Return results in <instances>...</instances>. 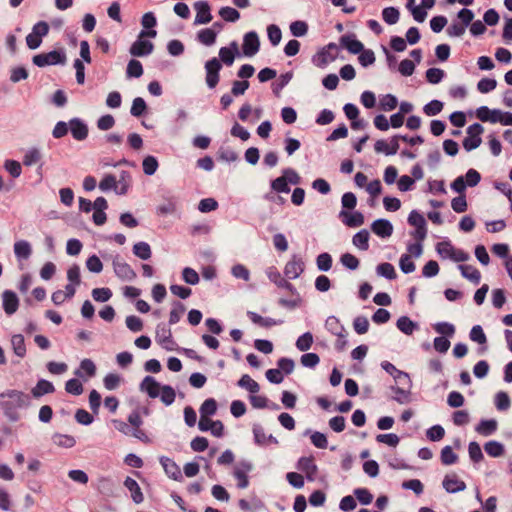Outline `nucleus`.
Masks as SVG:
<instances>
[{
  "label": "nucleus",
  "instance_id": "obj_1",
  "mask_svg": "<svg viewBox=\"0 0 512 512\" xmlns=\"http://www.w3.org/2000/svg\"><path fill=\"white\" fill-rule=\"evenodd\" d=\"M28 401V395L17 390H11L0 395V407L11 421L19 420L18 410L27 406Z\"/></svg>",
  "mask_w": 512,
  "mask_h": 512
},
{
  "label": "nucleus",
  "instance_id": "obj_2",
  "mask_svg": "<svg viewBox=\"0 0 512 512\" xmlns=\"http://www.w3.org/2000/svg\"><path fill=\"white\" fill-rule=\"evenodd\" d=\"M140 388L151 398L160 396L161 401L167 406L175 401L176 393L174 388L169 385H160V383L151 376H146L142 380Z\"/></svg>",
  "mask_w": 512,
  "mask_h": 512
},
{
  "label": "nucleus",
  "instance_id": "obj_3",
  "mask_svg": "<svg viewBox=\"0 0 512 512\" xmlns=\"http://www.w3.org/2000/svg\"><path fill=\"white\" fill-rule=\"evenodd\" d=\"M33 64L38 67H45L48 65H64L67 61L66 53L63 49L53 50L48 53H40L33 57Z\"/></svg>",
  "mask_w": 512,
  "mask_h": 512
},
{
  "label": "nucleus",
  "instance_id": "obj_4",
  "mask_svg": "<svg viewBox=\"0 0 512 512\" xmlns=\"http://www.w3.org/2000/svg\"><path fill=\"white\" fill-rule=\"evenodd\" d=\"M338 57V47L335 43H329L318 51L312 58V62L319 68L326 67Z\"/></svg>",
  "mask_w": 512,
  "mask_h": 512
},
{
  "label": "nucleus",
  "instance_id": "obj_5",
  "mask_svg": "<svg viewBox=\"0 0 512 512\" xmlns=\"http://www.w3.org/2000/svg\"><path fill=\"white\" fill-rule=\"evenodd\" d=\"M222 64L216 57L211 58L205 63V82L210 89H215L220 81V71Z\"/></svg>",
  "mask_w": 512,
  "mask_h": 512
},
{
  "label": "nucleus",
  "instance_id": "obj_6",
  "mask_svg": "<svg viewBox=\"0 0 512 512\" xmlns=\"http://www.w3.org/2000/svg\"><path fill=\"white\" fill-rule=\"evenodd\" d=\"M252 470V464L249 461L241 460L234 464L232 474L237 480V487L244 489L249 485V473Z\"/></svg>",
  "mask_w": 512,
  "mask_h": 512
},
{
  "label": "nucleus",
  "instance_id": "obj_7",
  "mask_svg": "<svg viewBox=\"0 0 512 512\" xmlns=\"http://www.w3.org/2000/svg\"><path fill=\"white\" fill-rule=\"evenodd\" d=\"M49 32V25L40 21L36 23L32 29V32L27 35L26 43L30 49L38 48L42 43V38L46 36Z\"/></svg>",
  "mask_w": 512,
  "mask_h": 512
},
{
  "label": "nucleus",
  "instance_id": "obj_8",
  "mask_svg": "<svg viewBox=\"0 0 512 512\" xmlns=\"http://www.w3.org/2000/svg\"><path fill=\"white\" fill-rule=\"evenodd\" d=\"M156 341L167 351H173L176 343L173 340L171 329L165 324H158L156 328Z\"/></svg>",
  "mask_w": 512,
  "mask_h": 512
},
{
  "label": "nucleus",
  "instance_id": "obj_9",
  "mask_svg": "<svg viewBox=\"0 0 512 512\" xmlns=\"http://www.w3.org/2000/svg\"><path fill=\"white\" fill-rule=\"evenodd\" d=\"M305 269V263L299 255H293L292 258L286 263L284 274L289 279H296Z\"/></svg>",
  "mask_w": 512,
  "mask_h": 512
},
{
  "label": "nucleus",
  "instance_id": "obj_10",
  "mask_svg": "<svg viewBox=\"0 0 512 512\" xmlns=\"http://www.w3.org/2000/svg\"><path fill=\"white\" fill-rule=\"evenodd\" d=\"M297 468L305 473L308 480L313 481L317 475L318 467L315 464L313 456L301 457L298 461Z\"/></svg>",
  "mask_w": 512,
  "mask_h": 512
},
{
  "label": "nucleus",
  "instance_id": "obj_11",
  "mask_svg": "<svg viewBox=\"0 0 512 512\" xmlns=\"http://www.w3.org/2000/svg\"><path fill=\"white\" fill-rule=\"evenodd\" d=\"M374 149L377 153H384L386 155H394L399 150V138L394 135L390 138L389 142L385 140H377Z\"/></svg>",
  "mask_w": 512,
  "mask_h": 512
},
{
  "label": "nucleus",
  "instance_id": "obj_12",
  "mask_svg": "<svg viewBox=\"0 0 512 512\" xmlns=\"http://www.w3.org/2000/svg\"><path fill=\"white\" fill-rule=\"evenodd\" d=\"M113 268L115 274L123 280H132L136 277V273L132 267L119 257L113 260Z\"/></svg>",
  "mask_w": 512,
  "mask_h": 512
},
{
  "label": "nucleus",
  "instance_id": "obj_13",
  "mask_svg": "<svg viewBox=\"0 0 512 512\" xmlns=\"http://www.w3.org/2000/svg\"><path fill=\"white\" fill-rule=\"evenodd\" d=\"M153 49L154 45L152 42L139 38L130 47V53L135 57H142L151 54Z\"/></svg>",
  "mask_w": 512,
  "mask_h": 512
},
{
  "label": "nucleus",
  "instance_id": "obj_14",
  "mask_svg": "<svg viewBox=\"0 0 512 512\" xmlns=\"http://www.w3.org/2000/svg\"><path fill=\"white\" fill-rule=\"evenodd\" d=\"M69 130L73 138L77 141L85 140L88 136V127L80 119L74 118L69 121Z\"/></svg>",
  "mask_w": 512,
  "mask_h": 512
},
{
  "label": "nucleus",
  "instance_id": "obj_15",
  "mask_svg": "<svg viewBox=\"0 0 512 512\" xmlns=\"http://www.w3.org/2000/svg\"><path fill=\"white\" fill-rule=\"evenodd\" d=\"M443 487L449 493L463 491L466 484L462 481L456 473L447 474L443 480Z\"/></svg>",
  "mask_w": 512,
  "mask_h": 512
},
{
  "label": "nucleus",
  "instance_id": "obj_16",
  "mask_svg": "<svg viewBox=\"0 0 512 512\" xmlns=\"http://www.w3.org/2000/svg\"><path fill=\"white\" fill-rule=\"evenodd\" d=\"M3 309L7 315L14 314L19 307V299L15 292L5 290L2 294Z\"/></svg>",
  "mask_w": 512,
  "mask_h": 512
},
{
  "label": "nucleus",
  "instance_id": "obj_17",
  "mask_svg": "<svg viewBox=\"0 0 512 512\" xmlns=\"http://www.w3.org/2000/svg\"><path fill=\"white\" fill-rule=\"evenodd\" d=\"M160 463L166 473V475L176 481L182 480V473L180 467L176 462L168 457H161Z\"/></svg>",
  "mask_w": 512,
  "mask_h": 512
},
{
  "label": "nucleus",
  "instance_id": "obj_18",
  "mask_svg": "<svg viewBox=\"0 0 512 512\" xmlns=\"http://www.w3.org/2000/svg\"><path fill=\"white\" fill-rule=\"evenodd\" d=\"M260 42L258 35L255 32H249L244 36L243 53L246 56H253L259 50Z\"/></svg>",
  "mask_w": 512,
  "mask_h": 512
},
{
  "label": "nucleus",
  "instance_id": "obj_19",
  "mask_svg": "<svg viewBox=\"0 0 512 512\" xmlns=\"http://www.w3.org/2000/svg\"><path fill=\"white\" fill-rule=\"evenodd\" d=\"M381 367L390 374L397 383L399 384H408L410 382L409 376L407 373L398 370L392 363L389 361H383L381 363Z\"/></svg>",
  "mask_w": 512,
  "mask_h": 512
},
{
  "label": "nucleus",
  "instance_id": "obj_20",
  "mask_svg": "<svg viewBox=\"0 0 512 512\" xmlns=\"http://www.w3.org/2000/svg\"><path fill=\"white\" fill-rule=\"evenodd\" d=\"M340 43L353 54H359L364 49L363 44L356 39L354 34H345L341 36Z\"/></svg>",
  "mask_w": 512,
  "mask_h": 512
},
{
  "label": "nucleus",
  "instance_id": "obj_21",
  "mask_svg": "<svg viewBox=\"0 0 512 512\" xmlns=\"http://www.w3.org/2000/svg\"><path fill=\"white\" fill-rule=\"evenodd\" d=\"M341 221L348 227H359L364 223V216L362 213L356 212H348L342 210L339 214Z\"/></svg>",
  "mask_w": 512,
  "mask_h": 512
},
{
  "label": "nucleus",
  "instance_id": "obj_22",
  "mask_svg": "<svg viewBox=\"0 0 512 512\" xmlns=\"http://www.w3.org/2000/svg\"><path fill=\"white\" fill-rule=\"evenodd\" d=\"M196 9V24H206L212 20V15L210 12V6L207 2H196L194 5Z\"/></svg>",
  "mask_w": 512,
  "mask_h": 512
},
{
  "label": "nucleus",
  "instance_id": "obj_23",
  "mask_svg": "<svg viewBox=\"0 0 512 512\" xmlns=\"http://www.w3.org/2000/svg\"><path fill=\"white\" fill-rule=\"evenodd\" d=\"M371 229L377 236L386 238L390 237L393 233L392 224L385 219H379L372 223Z\"/></svg>",
  "mask_w": 512,
  "mask_h": 512
},
{
  "label": "nucleus",
  "instance_id": "obj_24",
  "mask_svg": "<svg viewBox=\"0 0 512 512\" xmlns=\"http://www.w3.org/2000/svg\"><path fill=\"white\" fill-rule=\"evenodd\" d=\"M459 269L463 277H465L466 279H468L469 281L476 285L480 283L481 273L475 266L468 264H460Z\"/></svg>",
  "mask_w": 512,
  "mask_h": 512
},
{
  "label": "nucleus",
  "instance_id": "obj_25",
  "mask_svg": "<svg viewBox=\"0 0 512 512\" xmlns=\"http://www.w3.org/2000/svg\"><path fill=\"white\" fill-rule=\"evenodd\" d=\"M237 44L232 43L230 47H222L219 50V57L221 64H225L226 66H231L235 59V54L237 53Z\"/></svg>",
  "mask_w": 512,
  "mask_h": 512
},
{
  "label": "nucleus",
  "instance_id": "obj_26",
  "mask_svg": "<svg viewBox=\"0 0 512 512\" xmlns=\"http://www.w3.org/2000/svg\"><path fill=\"white\" fill-rule=\"evenodd\" d=\"M124 486L130 491L131 497L135 503L139 504L143 502V493L140 486L134 479L127 477L124 481Z\"/></svg>",
  "mask_w": 512,
  "mask_h": 512
},
{
  "label": "nucleus",
  "instance_id": "obj_27",
  "mask_svg": "<svg viewBox=\"0 0 512 512\" xmlns=\"http://www.w3.org/2000/svg\"><path fill=\"white\" fill-rule=\"evenodd\" d=\"M54 391L55 388L50 381L41 379L37 382L36 386L32 388L31 394L34 398H39L45 394L53 393Z\"/></svg>",
  "mask_w": 512,
  "mask_h": 512
},
{
  "label": "nucleus",
  "instance_id": "obj_28",
  "mask_svg": "<svg viewBox=\"0 0 512 512\" xmlns=\"http://www.w3.org/2000/svg\"><path fill=\"white\" fill-rule=\"evenodd\" d=\"M497 428H498L497 421L494 419H489V420H481L479 422V424L476 426L475 430L478 434H480L482 436H490L493 433H495Z\"/></svg>",
  "mask_w": 512,
  "mask_h": 512
},
{
  "label": "nucleus",
  "instance_id": "obj_29",
  "mask_svg": "<svg viewBox=\"0 0 512 512\" xmlns=\"http://www.w3.org/2000/svg\"><path fill=\"white\" fill-rule=\"evenodd\" d=\"M247 316L248 318L256 325L260 326V327H264V328H270L272 326H276L278 324H280L281 322L280 321H276L272 318H265V317H262L260 315H258L257 313L255 312H252V311H248L247 312Z\"/></svg>",
  "mask_w": 512,
  "mask_h": 512
},
{
  "label": "nucleus",
  "instance_id": "obj_30",
  "mask_svg": "<svg viewBox=\"0 0 512 512\" xmlns=\"http://www.w3.org/2000/svg\"><path fill=\"white\" fill-rule=\"evenodd\" d=\"M217 32L212 28H205L198 32L197 39L200 43L211 46L216 42Z\"/></svg>",
  "mask_w": 512,
  "mask_h": 512
},
{
  "label": "nucleus",
  "instance_id": "obj_31",
  "mask_svg": "<svg viewBox=\"0 0 512 512\" xmlns=\"http://www.w3.org/2000/svg\"><path fill=\"white\" fill-rule=\"evenodd\" d=\"M11 345L14 353L23 358L26 355V345L23 335L15 334L11 337Z\"/></svg>",
  "mask_w": 512,
  "mask_h": 512
},
{
  "label": "nucleus",
  "instance_id": "obj_32",
  "mask_svg": "<svg viewBox=\"0 0 512 512\" xmlns=\"http://www.w3.org/2000/svg\"><path fill=\"white\" fill-rule=\"evenodd\" d=\"M268 277L278 287L284 288L290 292L294 290V286L290 282L285 280L277 270H271L268 274Z\"/></svg>",
  "mask_w": 512,
  "mask_h": 512
},
{
  "label": "nucleus",
  "instance_id": "obj_33",
  "mask_svg": "<svg viewBox=\"0 0 512 512\" xmlns=\"http://www.w3.org/2000/svg\"><path fill=\"white\" fill-rule=\"evenodd\" d=\"M14 252L18 258L27 259L31 255L32 249L27 241L21 240L14 244Z\"/></svg>",
  "mask_w": 512,
  "mask_h": 512
},
{
  "label": "nucleus",
  "instance_id": "obj_34",
  "mask_svg": "<svg viewBox=\"0 0 512 512\" xmlns=\"http://www.w3.org/2000/svg\"><path fill=\"white\" fill-rule=\"evenodd\" d=\"M238 385L241 388L248 390L250 393L255 394L259 391V384L253 380L249 375H243L238 381Z\"/></svg>",
  "mask_w": 512,
  "mask_h": 512
},
{
  "label": "nucleus",
  "instance_id": "obj_35",
  "mask_svg": "<svg viewBox=\"0 0 512 512\" xmlns=\"http://www.w3.org/2000/svg\"><path fill=\"white\" fill-rule=\"evenodd\" d=\"M398 105V100L391 94H386L380 98L379 108L383 111H392Z\"/></svg>",
  "mask_w": 512,
  "mask_h": 512
},
{
  "label": "nucleus",
  "instance_id": "obj_36",
  "mask_svg": "<svg viewBox=\"0 0 512 512\" xmlns=\"http://www.w3.org/2000/svg\"><path fill=\"white\" fill-rule=\"evenodd\" d=\"M369 233L367 230H361L353 236V244L362 249L368 250L369 248Z\"/></svg>",
  "mask_w": 512,
  "mask_h": 512
},
{
  "label": "nucleus",
  "instance_id": "obj_37",
  "mask_svg": "<svg viewBox=\"0 0 512 512\" xmlns=\"http://www.w3.org/2000/svg\"><path fill=\"white\" fill-rule=\"evenodd\" d=\"M399 16L400 12L395 7H387L382 11V18L389 25L396 24L399 20Z\"/></svg>",
  "mask_w": 512,
  "mask_h": 512
},
{
  "label": "nucleus",
  "instance_id": "obj_38",
  "mask_svg": "<svg viewBox=\"0 0 512 512\" xmlns=\"http://www.w3.org/2000/svg\"><path fill=\"white\" fill-rule=\"evenodd\" d=\"M85 373L88 377H92L96 373V366L90 359H84L80 364V369L75 372L79 377Z\"/></svg>",
  "mask_w": 512,
  "mask_h": 512
},
{
  "label": "nucleus",
  "instance_id": "obj_39",
  "mask_svg": "<svg viewBox=\"0 0 512 512\" xmlns=\"http://www.w3.org/2000/svg\"><path fill=\"white\" fill-rule=\"evenodd\" d=\"M397 328L406 335H411L416 329V324L408 317L403 316L397 320Z\"/></svg>",
  "mask_w": 512,
  "mask_h": 512
},
{
  "label": "nucleus",
  "instance_id": "obj_40",
  "mask_svg": "<svg viewBox=\"0 0 512 512\" xmlns=\"http://www.w3.org/2000/svg\"><path fill=\"white\" fill-rule=\"evenodd\" d=\"M134 254L143 259L147 260L151 257V248L146 242H138L133 247Z\"/></svg>",
  "mask_w": 512,
  "mask_h": 512
},
{
  "label": "nucleus",
  "instance_id": "obj_41",
  "mask_svg": "<svg viewBox=\"0 0 512 512\" xmlns=\"http://www.w3.org/2000/svg\"><path fill=\"white\" fill-rule=\"evenodd\" d=\"M485 452L492 457H499L504 454V447L496 441H489L484 445Z\"/></svg>",
  "mask_w": 512,
  "mask_h": 512
},
{
  "label": "nucleus",
  "instance_id": "obj_42",
  "mask_svg": "<svg viewBox=\"0 0 512 512\" xmlns=\"http://www.w3.org/2000/svg\"><path fill=\"white\" fill-rule=\"evenodd\" d=\"M127 76L139 78L143 74V67L140 61L132 59L127 65Z\"/></svg>",
  "mask_w": 512,
  "mask_h": 512
},
{
  "label": "nucleus",
  "instance_id": "obj_43",
  "mask_svg": "<svg viewBox=\"0 0 512 512\" xmlns=\"http://www.w3.org/2000/svg\"><path fill=\"white\" fill-rule=\"evenodd\" d=\"M454 248L455 247L452 245L450 241H442L436 245L437 253L442 258L451 259Z\"/></svg>",
  "mask_w": 512,
  "mask_h": 512
},
{
  "label": "nucleus",
  "instance_id": "obj_44",
  "mask_svg": "<svg viewBox=\"0 0 512 512\" xmlns=\"http://www.w3.org/2000/svg\"><path fill=\"white\" fill-rule=\"evenodd\" d=\"M42 158L40 151L37 148L30 149L23 157V164L25 166H31L38 163Z\"/></svg>",
  "mask_w": 512,
  "mask_h": 512
},
{
  "label": "nucleus",
  "instance_id": "obj_45",
  "mask_svg": "<svg viewBox=\"0 0 512 512\" xmlns=\"http://www.w3.org/2000/svg\"><path fill=\"white\" fill-rule=\"evenodd\" d=\"M313 344V335L310 332H306L301 335L296 341V347L300 351H307Z\"/></svg>",
  "mask_w": 512,
  "mask_h": 512
},
{
  "label": "nucleus",
  "instance_id": "obj_46",
  "mask_svg": "<svg viewBox=\"0 0 512 512\" xmlns=\"http://www.w3.org/2000/svg\"><path fill=\"white\" fill-rule=\"evenodd\" d=\"M184 312H185L184 305L180 302L175 303L172 310L170 311L169 323L171 325L178 323Z\"/></svg>",
  "mask_w": 512,
  "mask_h": 512
},
{
  "label": "nucleus",
  "instance_id": "obj_47",
  "mask_svg": "<svg viewBox=\"0 0 512 512\" xmlns=\"http://www.w3.org/2000/svg\"><path fill=\"white\" fill-rule=\"evenodd\" d=\"M217 411V403L215 399H206L200 407V415L212 416Z\"/></svg>",
  "mask_w": 512,
  "mask_h": 512
},
{
  "label": "nucleus",
  "instance_id": "obj_48",
  "mask_svg": "<svg viewBox=\"0 0 512 512\" xmlns=\"http://www.w3.org/2000/svg\"><path fill=\"white\" fill-rule=\"evenodd\" d=\"M147 106L143 98L137 97L133 100L131 107V114L135 117H140L146 111Z\"/></svg>",
  "mask_w": 512,
  "mask_h": 512
},
{
  "label": "nucleus",
  "instance_id": "obj_49",
  "mask_svg": "<svg viewBox=\"0 0 512 512\" xmlns=\"http://www.w3.org/2000/svg\"><path fill=\"white\" fill-rule=\"evenodd\" d=\"M220 16L229 22H235L240 18V13L232 7H223L219 11Z\"/></svg>",
  "mask_w": 512,
  "mask_h": 512
},
{
  "label": "nucleus",
  "instance_id": "obj_50",
  "mask_svg": "<svg viewBox=\"0 0 512 512\" xmlns=\"http://www.w3.org/2000/svg\"><path fill=\"white\" fill-rule=\"evenodd\" d=\"M443 109V103L439 100H432L428 104H426L423 108V111L428 116H435L439 114Z\"/></svg>",
  "mask_w": 512,
  "mask_h": 512
},
{
  "label": "nucleus",
  "instance_id": "obj_51",
  "mask_svg": "<svg viewBox=\"0 0 512 512\" xmlns=\"http://www.w3.org/2000/svg\"><path fill=\"white\" fill-rule=\"evenodd\" d=\"M458 456L453 452L450 446H445L441 451V461L444 465L454 464Z\"/></svg>",
  "mask_w": 512,
  "mask_h": 512
},
{
  "label": "nucleus",
  "instance_id": "obj_52",
  "mask_svg": "<svg viewBox=\"0 0 512 512\" xmlns=\"http://www.w3.org/2000/svg\"><path fill=\"white\" fill-rule=\"evenodd\" d=\"M415 181L411 176L402 175L397 181V187L401 192H407L414 188Z\"/></svg>",
  "mask_w": 512,
  "mask_h": 512
},
{
  "label": "nucleus",
  "instance_id": "obj_53",
  "mask_svg": "<svg viewBox=\"0 0 512 512\" xmlns=\"http://www.w3.org/2000/svg\"><path fill=\"white\" fill-rule=\"evenodd\" d=\"M142 166L145 174L152 175L158 168V161L154 156H147L144 158Z\"/></svg>",
  "mask_w": 512,
  "mask_h": 512
},
{
  "label": "nucleus",
  "instance_id": "obj_54",
  "mask_svg": "<svg viewBox=\"0 0 512 512\" xmlns=\"http://www.w3.org/2000/svg\"><path fill=\"white\" fill-rule=\"evenodd\" d=\"M268 38L273 46H276L281 41L282 33L278 26L271 24L267 28Z\"/></svg>",
  "mask_w": 512,
  "mask_h": 512
},
{
  "label": "nucleus",
  "instance_id": "obj_55",
  "mask_svg": "<svg viewBox=\"0 0 512 512\" xmlns=\"http://www.w3.org/2000/svg\"><path fill=\"white\" fill-rule=\"evenodd\" d=\"M377 272L381 276L386 277L387 279L396 278V272L392 264L390 263H381L377 266Z\"/></svg>",
  "mask_w": 512,
  "mask_h": 512
},
{
  "label": "nucleus",
  "instance_id": "obj_56",
  "mask_svg": "<svg viewBox=\"0 0 512 512\" xmlns=\"http://www.w3.org/2000/svg\"><path fill=\"white\" fill-rule=\"evenodd\" d=\"M4 167L6 171L14 178H17L21 175L22 168L21 164L15 160H6Z\"/></svg>",
  "mask_w": 512,
  "mask_h": 512
},
{
  "label": "nucleus",
  "instance_id": "obj_57",
  "mask_svg": "<svg viewBox=\"0 0 512 512\" xmlns=\"http://www.w3.org/2000/svg\"><path fill=\"white\" fill-rule=\"evenodd\" d=\"M92 296L97 302H106L111 298L112 292L109 288H95L92 291Z\"/></svg>",
  "mask_w": 512,
  "mask_h": 512
},
{
  "label": "nucleus",
  "instance_id": "obj_58",
  "mask_svg": "<svg viewBox=\"0 0 512 512\" xmlns=\"http://www.w3.org/2000/svg\"><path fill=\"white\" fill-rule=\"evenodd\" d=\"M444 77V71L439 68H429L426 71V79L432 84L439 83Z\"/></svg>",
  "mask_w": 512,
  "mask_h": 512
},
{
  "label": "nucleus",
  "instance_id": "obj_59",
  "mask_svg": "<svg viewBox=\"0 0 512 512\" xmlns=\"http://www.w3.org/2000/svg\"><path fill=\"white\" fill-rule=\"evenodd\" d=\"M353 327L358 334H365L369 329V321L364 316H358L354 319Z\"/></svg>",
  "mask_w": 512,
  "mask_h": 512
},
{
  "label": "nucleus",
  "instance_id": "obj_60",
  "mask_svg": "<svg viewBox=\"0 0 512 512\" xmlns=\"http://www.w3.org/2000/svg\"><path fill=\"white\" fill-rule=\"evenodd\" d=\"M301 364L308 368H314L320 362V358L315 353H306L301 356Z\"/></svg>",
  "mask_w": 512,
  "mask_h": 512
},
{
  "label": "nucleus",
  "instance_id": "obj_61",
  "mask_svg": "<svg viewBox=\"0 0 512 512\" xmlns=\"http://www.w3.org/2000/svg\"><path fill=\"white\" fill-rule=\"evenodd\" d=\"M65 390L73 395H80L83 392V385L78 379H70L66 382Z\"/></svg>",
  "mask_w": 512,
  "mask_h": 512
},
{
  "label": "nucleus",
  "instance_id": "obj_62",
  "mask_svg": "<svg viewBox=\"0 0 512 512\" xmlns=\"http://www.w3.org/2000/svg\"><path fill=\"white\" fill-rule=\"evenodd\" d=\"M312 444L319 449H326L328 446L327 437L321 432H314L310 436Z\"/></svg>",
  "mask_w": 512,
  "mask_h": 512
},
{
  "label": "nucleus",
  "instance_id": "obj_63",
  "mask_svg": "<svg viewBox=\"0 0 512 512\" xmlns=\"http://www.w3.org/2000/svg\"><path fill=\"white\" fill-rule=\"evenodd\" d=\"M291 33L296 37L304 36L308 31V25L304 21H295L290 25Z\"/></svg>",
  "mask_w": 512,
  "mask_h": 512
},
{
  "label": "nucleus",
  "instance_id": "obj_64",
  "mask_svg": "<svg viewBox=\"0 0 512 512\" xmlns=\"http://www.w3.org/2000/svg\"><path fill=\"white\" fill-rule=\"evenodd\" d=\"M317 267L322 271H328L332 267V257L328 253H322L317 257Z\"/></svg>",
  "mask_w": 512,
  "mask_h": 512
}]
</instances>
